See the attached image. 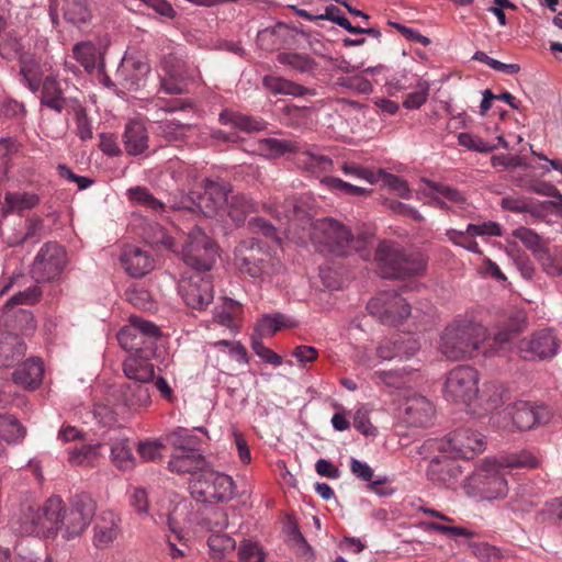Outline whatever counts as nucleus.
<instances>
[{"label": "nucleus", "instance_id": "nucleus-24", "mask_svg": "<svg viewBox=\"0 0 562 562\" xmlns=\"http://www.w3.org/2000/svg\"><path fill=\"white\" fill-rule=\"evenodd\" d=\"M121 262L126 272L134 278H140L154 268L151 257L135 246L125 247L121 256Z\"/></svg>", "mask_w": 562, "mask_h": 562}, {"label": "nucleus", "instance_id": "nucleus-14", "mask_svg": "<svg viewBox=\"0 0 562 562\" xmlns=\"http://www.w3.org/2000/svg\"><path fill=\"white\" fill-rule=\"evenodd\" d=\"M178 291L186 305L196 311L205 310L214 299L211 278L198 270L181 278Z\"/></svg>", "mask_w": 562, "mask_h": 562}, {"label": "nucleus", "instance_id": "nucleus-12", "mask_svg": "<svg viewBox=\"0 0 562 562\" xmlns=\"http://www.w3.org/2000/svg\"><path fill=\"white\" fill-rule=\"evenodd\" d=\"M432 447L452 458L470 460L484 451L485 441L476 430L462 428L450 432L445 439L436 440Z\"/></svg>", "mask_w": 562, "mask_h": 562}, {"label": "nucleus", "instance_id": "nucleus-38", "mask_svg": "<svg viewBox=\"0 0 562 562\" xmlns=\"http://www.w3.org/2000/svg\"><path fill=\"white\" fill-rule=\"evenodd\" d=\"M296 323L281 313L265 315L257 324L256 331L260 337L272 336L282 328L295 327Z\"/></svg>", "mask_w": 562, "mask_h": 562}, {"label": "nucleus", "instance_id": "nucleus-35", "mask_svg": "<svg viewBox=\"0 0 562 562\" xmlns=\"http://www.w3.org/2000/svg\"><path fill=\"white\" fill-rule=\"evenodd\" d=\"M192 125L178 119H165L157 122V133L168 142L182 140Z\"/></svg>", "mask_w": 562, "mask_h": 562}, {"label": "nucleus", "instance_id": "nucleus-32", "mask_svg": "<svg viewBox=\"0 0 562 562\" xmlns=\"http://www.w3.org/2000/svg\"><path fill=\"white\" fill-rule=\"evenodd\" d=\"M295 164L299 168L314 175L329 171L333 168V160L328 156L314 153L311 149L297 153Z\"/></svg>", "mask_w": 562, "mask_h": 562}, {"label": "nucleus", "instance_id": "nucleus-27", "mask_svg": "<svg viewBox=\"0 0 562 562\" xmlns=\"http://www.w3.org/2000/svg\"><path fill=\"white\" fill-rule=\"evenodd\" d=\"M26 351L24 341L15 334L0 338V367L9 368L20 362Z\"/></svg>", "mask_w": 562, "mask_h": 562}, {"label": "nucleus", "instance_id": "nucleus-61", "mask_svg": "<svg viewBox=\"0 0 562 562\" xmlns=\"http://www.w3.org/2000/svg\"><path fill=\"white\" fill-rule=\"evenodd\" d=\"M161 67L166 76L170 78H188L186 64L173 53L165 55L161 59Z\"/></svg>", "mask_w": 562, "mask_h": 562}, {"label": "nucleus", "instance_id": "nucleus-16", "mask_svg": "<svg viewBox=\"0 0 562 562\" xmlns=\"http://www.w3.org/2000/svg\"><path fill=\"white\" fill-rule=\"evenodd\" d=\"M506 415L510 418L513 428L521 431L529 430L541 423H547L549 419L544 407H536L525 401L509 405Z\"/></svg>", "mask_w": 562, "mask_h": 562}, {"label": "nucleus", "instance_id": "nucleus-47", "mask_svg": "<svg viewBox=\"0 0 562 562\" xmlns=\"http://www.w3.org/2000/svg\"><path fill=\"white\" fill-rule=\"evenodd\" d=\"M131 327L142 336V340L146 341L147 351H153L154 340L159 337V328L151 322L144 321L139 317L132 316L130 318Z\"/></svg>", "mask_w": 562, "mask_h": 562}, {"label": "nucleus", "instance_id": "nucleus-5", "mask_svg": "<svg viewBox=\"0 0 562 562\" xmlns=\"http://www.w3.org/2000/svg\"><path fill=\"white\" fill-rule=\"evenodd\" d=\"M468 496L494 501L505 497L508 492L507 480L502 464L485 461L463 483Z\"/></svg>", "mask_w": 562, "mask_h": 562}, {"label": "nucleus", "instance_id": "nucleus-18", "mask_svg": "<svg viewBox=\"0 0 562 562\" xmlns=\"http://www.w3.org/2000/svg\"><path fill=\"white\" fill-rule=\"evenodd\" d=\"M557 349V338L550 329L536 331L519 344V350L526 359L549 358L555 355Z\"/></svg>", "mask_w": 562, "mask_h": 562}, {"label": "nucleus", "instance_id": "nucleus-45", "mask_svg": "<svg viewBox=\"0 0 562 562\" xmlns=\"http://www.w3.org/2000/svg\"><path fill=\"white\" fill-rule=\"evenodd\" d=\"M278 60L300 72H312L316 68L315 60L304 54L282 53L278 55Z\"/></svg>", "mask_w": 562, "mask_h": 562}, {"label": "nucleus", "instance_id": "nucleus-15", "mask_svg": "<svg viewBox=\"0 0 562 562\" xmlns=\"http://www.w3.org/2000/svg\"><path fill=\"white\" fill-rule=\"evenodd\" d=\"M231 193V186L212 180L204 181V191L193 201L195 209L206 217H213L226 206L227 196Z\"/></svg>", "mask_w": 562, "mask_h": 562}, {"label": "nucleus", "instance_id": "nucleus-28", "mask_svg": "<svg viewBox=\"0 0 562 562\" xmlns=\"http://www.w3.org/2000/svg\"><path fill=\"white\" fill-rule=\"evenodd\" d=\"M44 368L40 359H29L20 366L12 374V379L16 384L26 389H36L43 380Z\"/></svg>", "mask_w": 562, "mask_h": 562}, {"label": "nucleus", "instance_id": "nucleus-48", "mask_svg": "<svg viewBox=\"0 0 562 562\" xmlns=\"http://www.w3.org/2000/svg\"><path fill=\"white\" fill-rule=\"evenodd\" d=\"M71 111L75 116V123H76L75 133H76V135L82 142L92 139V136H93L92 124L88 117L86 109L80 103L75 102L71 106Z\"/></svg>", "mask_w": 562, "mask_h": 562}, {"label": "nucleus", "instance_id": "nucleus-30", "mask_svg": "<svg viewBox=\"0 0 562 562\" xmlns=\"http://www.w3.org/2000/svg\"><path fill=\"white\" fill-rule=\"evenodd\" d=\"M150 383L151 382L127 381L123 389L125 404L133 409L147 407L151 403L149 391Z\"/></svg>", "mask_w": 562, "mask_h": 562}, {"label": "nucleus", "instance_id": "nucleus-1", "mask_svg": "<svg viewBox=\"0 0 562 562\" xmlns=\"http://www.w3.org/2000/svg\"><path fill=\"white\" fill-rule=\"evenodd\" d=\"M282 211H277L276 217L283 214L289 222L288 231L299 241L311 240L322 252L335 256H347L351 251L361 252L366 249L369 235L355 237L340 222L324 217L313 221L311 215L294 200H286Z\"/></svg>", "mask_w": 562, "mask_h": 562}, {"label": "nucleus", "instance_id": "nucleus-13", "mask_svg": "<svg viewBox=\"0 0 562 562\" xmlns=\"http://www.w3.org/2000/svg\"><path fill=\"white\" fill-rule=\"evenodd\" d=\"M67 265V252L57 243H45L37 252L32 267L31 276L36 282H50L56 280Z\"/></svg>", "mask_w": 562, "mask_h": 562}, {"label": "nucleus", "instance_id": "nucleus-54", "mask_svg": "<svg viewBox=\"0 0 562 562\" xmlns=\"http://www.w3.org/2000/svg\"><path fill=\"white\" fill-rule=\"evenodd\" d=\"M285 25L279 23L273 27H268L258 32L257 43L265 50H274L278 49L282 41L279 37L280 31L284 30Z\"/></svg>", "mask_w": 562, "mask_h": 562}, {"label": "nucleus", "instance_id": "nucleus-23", "mask_svg": "<svg viewBox=\"0 0 562 562\" xmlns=\"http://www.w3.org/2000/svg\"><path fill=\"white\" fill-rule=\"evenodd\" d=\"M151 350L131 355L123 363V371L127 381L153 382L155 378L154 366L148 361Z\"/></svg>", "mask_w": 562, "mask_h": 562}, {"label": "nucleus", "instance_id": "nucleus-42", "mask_svg": "<svg viewBox=\"0 0 562 562\" xmlns=\"http://www.w3.org/2000/svg\"><path fill=\"white\" fill-rule=\"evenodd\" d=\"M210 554L214 559H222L236 548V541L224 532L212 533L207 539Z\"/></svg>", "mask_w": 562, "mask_h": 562}, {"label": "nucleus", "instance_id": "nucleus-39", "mask_svg": "<svg viewBox=\"0 0 562 562\" xmlns=\"http://www.w3.org/2000/svg\"><path fill=\"white\" fill-rule=\"evenodd\" d=\"M101 443L83 445L81 448H74L68 453V462L72 467H92L100 457Z\"/></svg>", "mask_w": 562, "mask_h": 562}, {"label": "nucleus", "instance_id": "nucleus-6", "mask_svg": "<svg viewBox=\"0 0 562 562\" xmlns=\"http://www.w3.org/2000/svg\"><path fill=\"white\" fill-rule=\"evenodd\" d=\"M95 513V504L88 495H76L69 507L59 497V510L54 519L52 536L63 532L65 539L79 537L89 526Z\"/></svg>", "mask_w": 562, "mask_h": 562}, {"label": "nucleus", "instance_id": "nucleus-4", "mask_svg": "<svg viewBox=\"0 0 562 562\" xmlns=\"http://www.w3.org/2000/svg\"><path fill=\"white\" fill-rule=\"evenodd\" d=\"M59 510V497L52 496L43 505L35 502H24L12 519V526L21 536L42 535L52 537L54 519Z\"/></svg>", "mask_w": 562, "mask_h": 562}, {"label": "nucleus", "instance_id": "nucleus-11", "mask_svg": "<svg viewBox=\"0 0 562 562\" xmlns=\"http://www.w3.org/2000/svg\"><path fill=\"white\" fill-rule=\"evenodd\" d=\"M479 372L470 366H458L446 378L443 394L447 401L469 405L479 395Z\"/></svg>", "mask_w": 562, "mask_h": 562}, {"label": "nucleus", "instance_id": "nucleus-63", "mask_svg": "<svg viewBox=\"0 0 562 562\" xmlns=\"http://www.w3.org/2000/svg\"><path fill=\"white\" fill-rule=\"evenodd\" d=\"M42 290L41 288L34 285L25 289L24 291H20L14 294L5 304L4 307H16L20 304L33 305L41 300Z\"/></svg>", "mask_w": 562, "mask_h": 562}, {"label": "nucleus", "instance_id": "nucleus-37", "mask_svg": "<svg viewBox=\"0 0 562 562\" xmlns=\"http://www.w3.org/2000/svg\"><path fill=\"white\" fill-rule=\"evenodd\" d=\"M42 104L60 113L66 100L63 98V90L54 77H46L43 82Z\"/></svg>", "mask_w": 562, "mask_h": 562}, {"label": "nucleus", "instance_id": "nucleus-2", "mask_svg": "<svg viewBox=\"0 0 562 562\" xmlns=\"http://www.w3.org/2000/svg\"><path fill=\"white\" fill-rule=\"evenodd\" d=\"M487 339L484 326L467 321L452 322L442 330L438 350L449 361L472 359L481 352L486 357L497 355L498 349L493 341L488 344V348L484 347Z\"/></svg>", "mask_w": 562, "mask_h": 562}, {"label": "nucleus", "instance_id": "nucleus-52", "mask_svg": "<svg viewBox=\"0 0 562 562\" xmlns=\"http://www.w3.org/2000/svg\"><path fill=\"white\" fill-rule=\"evenodd\" d=\"M202 526L212 533L223 532L228 527L227 513L222 508L209 510L202 519Z\"/></svg>", "mask_w": 562, "mask_h": 562}, {"label": "nucleus", "instance_id": "nucleus-8", "mask_svg": "<svg viewBox=\"0 0 562 562\" xmlns=\"http://www.w3.org/2000/svg\"><path fill=\"white\" fill-rule=\"evenodd\" d=\"M269 248L256 239L243 240L235 249V266L241 273L261 278L273 271Z\"/></svg>", "mask_w": 562, "mask_h": 562}, {"label": "nucleus", "instance_id": "nucleus-34", "mask_svg": "<svg viewBox=\"0 0 562 562\" xmlns=\"http://www.w3.org/2000/svg\"><path fill=\"white\" fill-rule=\"evenodd\" d=\"M38 202L40 198L35 193L7 192L2 210L4 213H22L32 210Z\"/></svg>", "mask_w": 562, "mask_h": 562}, {"label": "nucleus", "instance_id": "nucleus-57", "mask_svg": "<svg viewBox=\"0 0 562 562\" xmlns=\"http://www.w3.org/2000/svg\"><path fill=\"white\" fill-rule=\"evenodd\" d=\"M90 10L83 0H72L67 4L65 19L72 24L79 25L90 20Z\"/></svg>", "mask_w": 562, "mask_h": 562}, {"label": "nucleus", "instance_id": "nucleus-46", "mask_svg": "<svg viewBox=\"0 0 562 562\" xmlns=\"http://www.w3.org/2000/svg\"><path fill=\"white\" fill-rule=\"evenodd\" d=\"M458 469L450 462H440L434 458L427 470L429 480L437 484H446L451 477L457 475Z\"/></svg>", "mask_w": 562, "mask_h": 562}, {"label": "nucleus", "instance_id": "nucleus-43", "mask_svg": "<svg viewBox=\"0 0 562 562\" xmlns=\"http://www.w3.org/2000/svg\"><path fill=\"white\" fill-rule=\"evenodd\" d=\"M220 121L223 124L229 123L233 126H236L247 132L260 131L263 128V123L261 121L231 111H223L220 114Z\"/></svg>", "mask_w": 562, "mask_h": 562}, {"label": "nucleus", "instance_id": "nucleus-21", "mask_svg": "<svg viewBox=\"0 0 562 562\" xmlns=\"http://www.w3.org/2000/svg\"><path fill=\"white\" fill-rule=\"evenodd\" d=\"M93 544L98 549H106L121 533V518L112 510L99 514L93 527Z\"/></svg>", "mask_w": 562, "mask_h": 562}, {"label": "nucleus", "instance_id": "nucleus-36", "mask_svg": "<svg viewBox=\"0 0 562 562\" xmlns=\"http://www.w3.org/2000/svg\"><path fill=\"white\" fill-rule=\"evenodd\" d=\"M527 326V316L524 311H516L508 319V324L505 329L499 330L492 339L494 347L498 349V352L503 349V346L510 339L512 334L521 331Z\"/></svg>", "mask_w": 562, "mask_h": 562}, {"label": "nucleus", "instance_id": "nucleus-7", "mask_svg": "<svg viewBox=\"0 0 562 562\" xmlns=\"http://www.w3.org/2000/svg\"><path fill=\"white\" fill-rule=\"evenodd\" d=\"M190 492L200 502H228L235 494V483L231 476L209 467L203 474L191 479Z\"/></svg>", "mask_w": 562, "mask_h": 562}, {"label": "nucleus", "instance_id": "nucleus-10", "mask_svg": "<svg viewBox=\"0 0 562 562\" xmlns=\"http://www.w3.org/2000/svg\"><path fill=\"white\" fill-rule=\"evenodd\" d=\"M181 252L188 266L198 271H207L216 260L217 248L199 226H194L188 233Z\"/></svg>", "mask_w": 562, "mask_h": 562}, {"label": "nucleus", "instance_id": "nucleus-3", "mask_svg": "<svg viewBox=\"0 0 562 562\" xmlns=\"http://www.w3.org/2000/svg\"><path fill=\"white\" fill-rule=\"evenodd\" d=\"M374 261L379 274L384 279H405L420 274L426 261L423 255L406 254L392 243L382 241L375 250Z\"/></svg>", "mask_w": 562, "mask_h": 562}, {"label": "nucleus", "instance_id": "nucleus-62", "mask_svg": "<svg viewBox=\"0 0 562 562\" xmlns=\"http://www.w3.org/2000/svg\"><path fill=\"white\" fill-rule=\"evenodd\" d=\"M536 258L548 274L553 277L562 274V254H550L544 248Z\"/></svg>", "mask_w": 562, "mask_h": 562}, {"label": "nucleus", "instance_id": "nucleus-22", "mask_svg": "<svg viewBox=\"0 0 562 562\" xmlns=\"http://www.w3.org/2000/svg\"><path fill=\"white\" fill-rule=\"evenodd\" d=\"M209 468V464L199 451H179L171 454L168 469L178 475L190 474L195 479Z\"/></svg>", "mask_w": 562, "mask_h": 562}, {"label": "nucleus", "instance_id": "nucleus-56", "mask_svg": "<svg viewBox=\"0 0 562 562\" xmlns=\"http://www.w3.org/2000/svg\"><path fill=\"white\" fill-rule=\"evenodd\" d=\"M130 199L155 211L164 212L165 204L156 199L146 188L136 187L128 190Z\"/></svg>", "mask_w": 562, "mask_h": 562}, {"label": "nucleus", "instance_id": "nucleus-64", "mask_svg": "<svg viewBox=\"0 0 562 562\" xmlns=\"http://www.w3.org/2000/svg\"><path fill=\"white\" fill-rule=\"evenodd\" d=\"M514 236L518 238L527 248L533 251L537 257L544 249L538 234L527 227H519L514 231Z\"/></svg>", "mask_w": 562, "mask_h": 562}, {"label": "nucleus", "instance_id": "nucleus-25", "mask_svg": "<svg viewBox=\"0 0 562 562\" xmlns=\"http://www.w3.org/2000/svg\"><path fill=\"white\" fill-rule=\"evenodd\" d=\"M258 211V203L241 192H233L227 196L226 213L237 225L243 224L247 216Z\"/></svg>", "mask_w": 562, "mask_h": 562}, {"label": "nucleus", "instance_id": "nucleus-19", "mask_svg": "<svg viewBox=\"0 0 562 562\" xmlns=\"http://www.w3.org/2000/svg\"><path fill=\"white\" fill-rule=\"evenodd\" d=\"M420 348L416 338L411 335H396L392 339L383 341L376 349L378 357L383 360L398 361L408 360L414 357Z\"/></svg>", "mask_w": 562, "mask_h": 562}, {"label": "nucleus", "instance_id": "nucleus-20", "mask_svg": "<svg viewBox=\"0 0 562 562\" xmlns=\"http://www.w3.org/2000/svg\"><path fill=\"white\" fill-rule=\"evenodd\" d=\"M435 415L434 405L423 395H413L403 404L402 418L413 427H426L431 424Z\"/></svg>", "mask_w": 562, "mask_h": 562}, {"label": "nucleus", "instance_id": "nucleus-9", "mask_svg": "<svg viewBox=\"0 0 562 562\" xmlns=\"http://www.w3.org/2000/svg\"><path fill=\"white\" fill-rule=\"evenodd\" d=\"M367 310L380 323L391 326L403 324L412 313L409 303L394 291L376 294L368 302Z\"/></svg>", "mask_w": 562, "mask_h": 562}, {"label": "nucleus", "instance_id": "nucleus-29", "mask_svg": "<svg viewBox=\"0 0 562 562\" xmlns=\"http://www.w3.org/2000/svg\"><path fill=\"white\" fill-rule=\"evenodd\" d=\"M112 464L120 471H131L136 465L130 440L127 438L112 439L110 442Z\"/></svg>", "mask_w": 562, "mask_h": 562}, {"label": "nucleus", "instance_id": "nucleus-44", "mask_svg": "<svg viewBox=\"0 0 562 562\" xmlns=\"http://www.w3.org/2000/svg\"><path fill=\"white\" fill-rule=\"evenodd\" d=\"M503 386L496 382H488L482 389L480 401L485 411H493L503 404Z\"/></svg>", "mask_w": 562, "mask_h": 562}, {"label": "nucleus", "instance_id": "nucleus-58", "mask_svg": "<svg viewBox=\"0 0 562 562\" xmlns=\"http://www.w3.org/2000/svg\"><path fill=\"white\" fill-rule=\"evenodd\" d=\"M430 85L426 80H418L416 85V90L408 93L403 101V106L408 110L419 109L423 104L426 103L429 95Z\"/></svg>", "mask_w": 562, "mask_h": 562}, {"label": "nucleus", "instance_id": "nucleus-31", "mask_svg": "<svg viewBox=\"0 0 562 562\" xmlns=\"http://www.w3.org/2000/svg\"><path fill=\"white\" fill-rule=\"evenodd\" d=\"M167 445L173 448V452L181 451H199L201 445L200 438L194 435L193 430L178 427L165 435Z\"/></svg>", "mask_w": 562, "mask_h": 562}, {"label": "nucleus", "instance_id": "nucleus-53", "mask_svg": "<svg viewBox=\"0 0 562 562\" xmlns=\"http://www.w3.org/2000/svg\"><path fill=\"white\" fill-rule=\"evenodd\" d=\"M239 311V305L232 299H225L222 306L216 307L214 312V321L220 325L234 328L235 327V315Z\"/></svg>", "mask_w": 562, "mask_h": 562}, {"label": "nucleus", "instance_id": "nucleus-40", "mask_svg": "<svg viewBox=\"0 0 562 562\" xmlns=\"http://www.w3.org/2000/svg\"><path fill=\"white\" fill-rule=\"evenodd\" d=\"M25 428L12 415H0V440L7 443L24 438Z\"/></svg>", "mask_w": 562, "mask_h": 562}, {"label": "nucleus", "instance_id": "nucleus-60", "mask_svg": "<svg viewBox=\"0 0 562 562\" xmlns=\"http://www.w3.org/2000/svg\"><path fill=\"white\" fill-rule=\"evenodd\" d=\"M426 184L432 192L443 196L447 201L458 204L461 209H465L464 205L467 203V199L457 189L430 180H427Z\"/></svg>", "mask_w": 562, "mask_h": 562}, {"label": "nucleus", "instance_id": "nucleus-51", "mask_svg": "<svg viewBox=\"0 0 562 562\" xmlns=\"http://www.w3.org/2000/svg\"><path fill=\"white\" fill-rule=\"evenodd\" d=\"M74 57L87 71L91 72L97 66V47L90 42L78 43L72 49Z\"/></svg>", "mask_w": 562, "mask_h": 562}, {"label": "nucleus", "instance_id": "nucleus-17", "mask_svg": "<svg viewBox=\"0 0 562 562\" xmlns=\"http://www.w3.org/2000/svg\"><path fill=\"white\" fill-rule=\"evenodd\" d=\"M0 56L5 60L18 59L20 74L24 77H27L36 67L34 56L25 49L22 38L14 32L7 33L0 42Z\"/></svg>", "mask_w": 562, "mask_h": 562}, {"label": "nucleus", "instance_id": "nucleus-50", "mask_svg": "<svg viewBox=\"0 0 562 562\" xmlns=\"http://www.w3.org/2000/svg\"><path fill=\"white\" fill-rule=\"evenodd\" d=\"M117 341L124 349L134 352V355L143 353L147 350L146 341L142 340V336L131 325L119 331Z\"/></svg>", "mask_w": 562, "mask_h": 562}, {"label": "nucleus", "instance_id": "nucleus-26", "mask_svg": "<svg viewBox=\"0 0 562 562\" xmlns=\"http://www.w3.org/2000/svg\"><path fill=\"white\" fill-rule=\"evenodd\" d=\"M125 151L131 156L143 154L148 148V133L140 121H131L123 135Z\"/></svg>", "mask_w": 562, "mask_h": 562}, {"label": "nucleus", "instance_id": "nucleus-33", "mask_svg": "<svg viewBox=\"0 0 562 562\" xmlns=\"http://www.w3.org/2000/svg\"><path fill=\"white\" fill-rule=\"evenodd\" d=\"M3 317L9 327L20 330L22 334L32 333L36 328L33 313L27 308L4 307Z\"/></svg>", "mask_w": 562, "mask_h": 562}, {"label": "nucleus", "instance_id": "nucleus-55", "mask_svg": "<svg viewBox=\"0 0 562 562\" xmlns=\"http://www.w3.org/2000/svg\"><path fill=\"white\" fill-rule=\"evenodd\" d=\"M166 441L160 440H145L139 441L137 446V452L140 459L145 462H156L161 460L162 451L166 448Z\"/></svg>", "mask_w": 562, "mask_h": 562}, {"label": "nucleus", "instance_id": "nucleus-59", "mask_svg": "<svg viewBox=\"0 0 562 562\" xmlns=\"http://www.w3.org/2000/svg\"><path fill=\"white\" fill-rule=\"evenodd\" d=\"M540 464V460L530 451H521L504 458L502 467L533 469Z\"/></svg>", "mask_w": 562, "mask_h": 562}, {"label": "nucleus", "instance_id": "nucleus-41", "mask_svg": "<svg viewBox=\"0 0 562 562\" xmlns=\"http://www.w3.org/2000/svg\"><path fill=\"white\" fill-rule=\"evenodd\" d=\"M258 150L266 157L276 158L285 153L295 151V146L292 142L285 139L263 138L258 142Z\"/></svg>", "mask_w": 562, "mask_h": 562}, {"label": "nucleus", "instance_id": "nucleus-49", "mask_svg": "<svg viewBox=\"0 0 562 562\" xmlns=\"http://www.w3.org/2000/svg\"><path fill=\"white\" fill-rule=\"evenodd\" d=\"M143 237L146 243L153 246H162L172 249L173 240L166 229L158 223H150L144 228Z\"/></svg>", "mask_w": 562, "mask_h": 562}]
</instances>
